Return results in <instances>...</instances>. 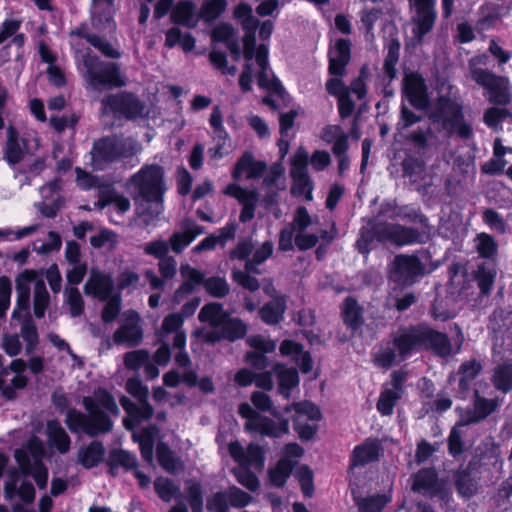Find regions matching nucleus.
Returning a JSON list of instances; mask_svg holds the SVG:
<instances>
[{
    "instance_id": "nucleus-29",
    "label": "nucleus",
    "mask_w": 512,
    "mask_h": 512,
    "mask_svg": "<svg viewBox=\"0 0 512 512\" xmlns=\"http://www.w3.org/2000/svg\"><path fill=\"white\" fill-rule=\"evenodd\" d=\"M229 453L240 466L257 470L264 466L263 451L258 445L250 444L245 450L240 443L232 442L229 445Z\"/></svg>"
},
{
    "instance_id": "nucleus-37",
    "label": "nucleus",
    "mask_w": 512,
    "mask_h": 512,
    "mask_svg": "<svg viewBox=\"0 0 512 512\" xmlns=\"http://www.w3.org/2000/svg\"><path fill=\"white\" fill-rule=\"evenodd\" d=\"M265 164L260 161H255L253 156L245 153L237 162L233 171V177L236 180L242 178L253 179L260 177L265 171Z\"/></svg>"
},
{
    "instance_id": "nucleus-55",
    "label": "nucleus",
    "mask_w": 512,
    "mask_h": 512,
    "mask_svg": "<svg viewBox=\"0 0 512 512\" xmlns=\"http://www.w3.org/2000/svg\"><path fill=\"white\" fill-rule=\"evenodd\" d=\"M401 398L399 391L395 389L384 388L377 402V410L382 416H390L394 411V406Z\"/></svg>"
},
{
    "instance_id": "nucleus-41",
    "label": "nucleus",
    "mask_w": 512,
    "mask_h": 512,
    "mask_svg": "<svg viewBox=\"0 0 512 512\" xmlns=\"http://www.w3.org/2000/svg\"><path fill=\"white\" fill-rule=\"evenodd\" d=\"M171 19L174 23L193 28L199 21L195 6L189 1H183L172 10Z\"/></svg>"
},
{
    "instance_id": "nucleus-11",
    "label": "nucleus",
    "mask_w": 512,
    "mask_h": 512,
    "mask_svg": "<svg viewBox=\"0 0 512 512\" xmlns=\"http://www.w3.org/2000/svg\"><path fill=\"white\" fill-rule=\"evenodd\" d=\"M474 247L484 261L477 265L475 271V279L478 282V287L482 295H489L496 275V256L498 251V245L495 239L487 234L480 233L474 239Z\"/></svg>"
},
{
    "instance_id": "nucleus-45",
    "label": "nucleus",
    "mask_w": 512,
    "mask_h": 512,
    "mask_svg": "<svg viewBox=\"0 0 512 512\" xmlns=\"http://www.w3.org/2000/svg\"><path fill=\"white\" fill-rule=\"evenodd\" d=\"M24 156L22 143L14 127L7 129V142L5 148V159L10 165H15L21 161Z\"/></svg>"
},
{
    "instance_id": "nucleus-54",
    "label": "nucleus",
    "mask_w": 512,
    "mask_h": 512,
    "mask_svg": "<svg viewBox=\"0 0 512 512\" xmlns=\"http://www.w3.org/2000/svg\"><path fill=\"white\" fill-rule=\"evenodd\" d=\"M50 303V295L46 289L44 280H38L34 287L33 307L37 318H42Z\"/></svg>"
},
{
    "instance_id": "nucleus-3",
    "label": "nucleus",
    "mask_w": 512,
    "mask_h": 512,
    "mask_svg": "<svg viewBox=\"0 0 512 512\" xmlns=\"http://www.w3.org/2000/svg\"><path fill=\"white\" fill-rule=\"evenodd\" d=\"M82 404L87 415L76 409H70L66 414L65 423L72 432L97 436L112 429L110 416H117L119 408L107 390L98 388L91 396L84 397Z\"/></svg>"
},
{
    "instance_id": "nucleus-28",
    "label": "nucleus",
    "mask_w": 512,
    "mask_h": 512,
    "mask_svg": "<svg viewBox=\"0 0 512 512\" xmlns=\"http://www.w3.org/2000/svg\"><path fill=\"white\" fill-rule=\"evenodd\" d=\"M381 453V445L377 439H367L354 447L350 456V471L362 468L378 460Z\"/></svg>"
},
{
    "instance_id": "nucleus-60",
    "label": "nucleus",
    "mask_w": 512,
    "mask_h": 512,
    "mask_svg": "<svg viewBox=\"0 0 512 512\" xmlns=\"http://www.w3.org/2000/svg\"><path fill=\"white\" fill-rule=\"evenodd\" d=\"M483 222L494 232L505 234L507 231V223L494 209H486L482 214Z\"/></svg>"
},
{
    "instance_id": "nucleus-38",
    "label": "nucleus",
    "mask_w": 512,
    "mask_h": 512,
    "mask_svg": "<svg viewBox=\"0 0 512 512\" xmlns=\"http://www.w3.org/2000/svg\"><path fill=\"white\" fill-rule=\"evenodd\" d=\"M321 139L332 145V152L338 153L349 148V134L339 125H327L322 129Z\"/></svg>"
},
{
    "instance_id": "nucleus-56",
    "label": "nucleus",
    "mask_w": 512,
    "mask_h": 512,
    "mask_svg": "<svg viewBox=\"0 0 512 512\" xmlns=\"http://www.w3.org/2000/svg\"><path fill=\"white\" fill-rule=\"evenodd\" d=\"M113 5L114 0H92L91 7L93 18H99V21H102V18H104L110 30H113L115 28V24L111 19Z\"/></svg>"
},
{
    "instance_id": "nucleus-4",
    "label": "nucleus",
    "mask_w": 512,
    "mask_h": 512,
    "mask_svg": "<svg viewBox=\"0 0 512 512\" xmlns=\"http://www.w3.org/2000/svg\"><path fill=\"white\" fill-rule=\"evenodd\" d=\"M134 194L138 217L145 226H155L163 212V170L158 165H145L128 181Z\"/></svg>"
},
{
    "instance_id": "nucleus-64",
    "label": "nucleus",
    "mask_w": 512,
    "mask_h": 512,
    "mask_svg": "<svg viewBox=\"0 0 512 512\" xmlns=\"http://www.w3.org/2000/svg\"><path fill=\"white\" fill-rule=\"evenodd\" d=\"M205 290L212 296L221 298L229 292V285L222 277H211L204 281Z\"/></svg>"
},
{
    "instance_id": "nucleus-62",
    "label": "nucleus",
    "mask_w": 512,
    "mask_h": 512,
    "mask_svg": "<svg viewBox=\"0 0 512 512\" xmlns=\"http://www.w3.org/2000/svg\"><path fill=\"white\" fill-rule=\"evenodd\" d=\"M451 292H458L460 295L464 293L466 287L464 285L465 269L463 265L456 263L449 268Z\"/></svg>"
},
{
    "instance_id": "nucleus-23",
    "label": "nucleus",
    "mask_w": 512,
    "mask_h": 512,
    "mask_svg": "<svg viewBox=\"0 0 512 512\" xmlns=\"http://www.w3.org/2000/svg\"><path fill=\"white\" fill-rule=\"evenodd\" d=\"M114 342L125 344L127 346H136L142 339V329L140 326V317L137 312L128 310L124 312L120 319V327L113 335Z\"/></svg>"
},
{
    "instance_id": "nucleus-49",
    "label": "nucleus",
    "mask_w": 512,
    "mask_h": 512,
    "mask_svg": "<svg viewBox=\"0 0 512 512\" xmlns=\"http://www.w3.org/2000/svg\"><path fill=\"white\" fill-rule=\"evenodd\" d=\"M14 320H18L21 322V336L26 344V351L28 353L32 352L37 344H38V333L35 324L32 321L30 316V311H28L27 316H22L21 318H13Z\"/></svg>"
},
{
    "instance_id": "nucleus-32",
    "label": "nucleus",
    "mask_w": 512,
    "mask_h": 512,
    "mask_svg": "<svg viewBox=\"0 0 512 512\" xmlns=\"http://www.w3.org/2000/svg\"><path fill=\"white\" fill-rule=\"evenodd\" d=\"M250 347L257 351L247 353V361L259 370L268 367L267 358L262 353L272 352L276 348V342L263 335L250 336L247 339Z\"/></svg>"
},
{
    "instance_id": "nucleus-51",
    "label": "nucleus",
    "mask_w": 512,
    "mask_h": 512,
    "mask_svg": "<svg viewBox=\"0 0 512 512\" xmlns=\"http://www.w3.org/2000/svg\"><path fill=\"white\" fill-rule=\"evenodd\" d=\"M295 321L299 326L302 327L301 333L309 341L310 344L313 345L320 342V335L318 331L310 329L314 323V315L311 310H301L298 313L297 319H295Z\"/></svg>"
},
{
    "instance_id": "nucleus-2",
    "label": "nucleus",
    "mask_w": 512,
    "mask_h": 512,
    "mask_svg": "<svg viewBox=\"0 0 512 512\" xmlns=\"http://www.w3.org/2000/svg\"><path fill=\"white\" fill-rule=\"evenodd\" d=\"M422 349L431 350L440 357H447L452 353L450 340L445 334L419 324L399 330L391 345L388 344L375 353L374 361L379 367L389 368Z\"/></svg>"
},
{
    "instance_id": "nucleus-15",
    "label": "nucleus",
    "mask_w": 512,
    "mask_h": 512,
    "mask_svg": "<svg viewBox=\"0 0 512 512\" xmlns=\"http://www.w3.org/2000/svg\"><path fill=\"white\" fill-rule=\"evenodd\" d=\"M350 48L351 44L348 40L338 39L329 50V72L335 77L327 81L326 88L330 94L337 97L349 92L339 77L343 75L350 61Z\"/></svg>"
},
{
    "instance_id": "nucleus-12",
    "label": "nucleus",
    "mask_w": 512,
    "mask_h": 512,
    "mask_svg": "<svg viewBox=\"0 0 512 512\" xmlns=\"http://www.w3.org/2000/svg\"><path fill=\"white\" fill-rule=\"evenodd\" d=\"M44 453L43 442L35 436L15 451V459L22 473L31 475L40 489H44L48 481V472L42 463Z\"/></svg>"
},
{
    "instance_id": "nucleus-52",
    "label": "nucleus",
    "mask_w": 512,
    "mask_h": 512,
    "mask_svg": "<svg viewBox=\"0 0 512 512\" xmlns=\"http://www.w3.org/2000/svg\"><path fill=\"white\" fill-rule=\"evenodd\" d=\"M342 316L345 324L350 327L351 330L359 328L362 323V316L356 300L351 297L345 299L342 307Z\"/></svg>"
},
{
    "instance_id": "nucleus-19",
    "label": "nucleus",
    "mask_w": 512,
    "mask_h": 512,
    "mask_svg": "<svg viewBox=\"0 0 512 512\" xmlns=\"http://www.w3.org/2000/svg\"><path fill=\"white\" fill-rule=\"evenodd\" d=\"M410 3L415 12L412 17L413 39L416 42H421L422 38L431 31L435 23L436 0H410Z\"/></svg>"
},
{
    "instance_id": "nucleus-46",
    "label": "nucleus",
    "mask_w": 512,
    "mask_h": 512,
    "mask_svg": "<svg viewBox=\"0 0 512 512\" xmlns=\"http://www.w3.org/2000/svg\"><path fill=\"white\" fill-rule=\"evenodd\" d=\"M157 458L160 465L169 473H178L184 469L183 461L180 457L174 455V453L164 443H159L156 448Z\"/></svg>"
},
{
    "instance_id": "nucleus-44",
    "label": "nucleus",
    "mask_w": 512,
    "mask_h": 512,
    "mask_svg": "<svg viewBox=\"0 0 512 512\" xmlns=\"http://www.w3.org/2000/svg\"><path fill=\"white\" fill-rule=\"evenodd\" d=\"M104 447L100 442L94 441L78 451V461L85 468L97 466L104 457Z\"/></svg>"
},
{
    "instance_id": "nucleus-27",
    "label": "nucleus",
    "mask_w": 512,
    "mask_h": 512,
    "mask_svg": "<svg viewBox=\"0 0 512 512\" xmlns=\"http://www.w3.org/2000/svg\"><path fill=\"white\" fill-rule=\"evenodd\" d=\"M303 452V448L300 445L290 443V476H293L299 483L303 494L310 497L314 492L313 472L307 465L298 464L293 461V458L301 457Z\"/></svg>"
},
{
    "instance_id": "nucleus-48",
    "label": "nucleus",
    "mask_w": 512,
    "mask_h": 512,
    "mask_svg": "<svg viewBox=\"0 0 512 512\" xmlns=\"http://www.w3.org/2000/svg\"><path fill=\"white\" fill-rule=\"evenodd\" d=\"M354 500L359 512H381L391 501V497L386 494H378L364 498L354 496Z\"/></svg>"
},
{
    "instance_id": "nucleus-39",
    "label": "nucleus",
    "mask_w": 512,
    "mask_h": 512,
    "mask_svg": "<svg viewBox=\"0 0 512 512\" xmlns=\"http://www.w3.org/2000/svg\"><path fill=\"white\" fill-rule=\"evenodd\" d=\"M482 366L477 360L463 362L459 368V396L465 398L466 393L471 389L473 380L480 373Z\"/></svg>"
},
{
    "instance_id": "nucleus-20",
    "label": "nucleus",
    "mask_w": 512,
    "mask_h": 512,
    "mask_svg": "<svg viewBox=\"0 0 512 512\" xmlns=\"http://www.w3.org/2000/svg\"><path fill=\"white\" fill-rule=\"evenodd\" d=\"M43 280L38 271L25 270L16 278V307L13 310L12 318H21L27 316L30 311L31 286L36 281Z\"/></svg>"
},
{
    "instance_id": "nucleus-57",
    "label": "nucleus",
    "mask_w": 512,
    "mask_h": 512,
    "mask_svg": "<svg viewBox=\"0 0 512 512\" xmlns=\"http://www.w3.org/2000/svg\"><path fill=\"white\" fill-rule=\"evenodd\" d=\"M20 28V21L9 19L2 23L0 26V44L12 37L11 42L16 46L21 47L24 43L23 34H16Z\"/></svg>"
},
{
    "instance_id": "nucleus-30",
    "label": "nucleus",
    "mask_w": 512,
    "mask_h": 512,
    "mask_svg": "<svg viewBox=\"0 0 512 512\" xmlns=\"http://www.w3.org/2000/svg\"><path fill=\"white\" fill-rule=\"evenodd\" d=\"M114 288L112 277L98 269H92L87 282L84 285L85 294L99 300H107Z\"/></svg>"
},
{
    "instance_id": "nucleus-13",
    "label": "nucleus",
    "mask_w": 512,
    "mask_h": 512,
    "mask_svg": "<svg viewBox=\"0 0 512 512\" xmlns=\"http://www.w3.org/2000/svg\"><path fill=\"white\" fill-rule=\"evenodd\" d=\"M485 56L474 57L470 60L472 79L486 90L489 101L496 104H506L510 101L509 81L505 77L477 67L485 64Z\"/></svg>"
},
{
    "instance_id": "nucleus-31",
    "label": "nucleus",
    "mask_w": 512,
    "mask_h": 512,
    "mask_svg": "<svg viewBox=\"0 0 512 512\" xmlns=\"http://www.w3.org/2000/svg\"><path fill=\"white\" fill-rule=\"evenodd\" d=\"M224 193L236 198L243 206L240 214V220L247 222L254 217L255 208L258 202V193L255 190H248L237 184H230L226 187Z\"/></svg>"
},
{
    "instance_id": "nucleus-33",
    "label": "nucleus",
    "mask_w": 512,
    "mask_h": 512,
    "mask_svg": "<svg viewBox=\"0 0 512 512\" xmlns=\"http://www.w3.org/2000/svg\"><path fill=\"white\" fill-rule=\"evenodd\" d=\"M412 489L432 497L443 493V484L434 469H422L414 475Z\"/></svg>"
},
{
    "instance_id": "nucleus-43",
    "label": "nucleus",
    "mask_w": 512,
    "mask_h": 512,
    "mask_svg": "<svg viewBox=\"0 0 512 512\" xmlns=\"http://www.w3.org/2000/svg\"><path fill=\"white\" fill-rule=\"evenodd\" d=\"M47 437L49 443L54 446L60 453H66L70 448V437L62 428L59 422L57 421H48L47 427Z\"/></svg>"
},
{
    "instance_id": "nucleus-50",
    "label": "nucleus",
    "mask_w": 512,
    "mask_h": 512,
    "mask_svg": "<svg viewBox=\"0 0 512 512\" xmlns=\"http://www.w3.org/2000/svg\"><path fill=\"white\" fill-rule=\"evenodd\" d=\"M285 312L284 298H276L260 310L262 320L267 324H276L283 319Z\"/></svg>"
},
{
    "instance_id": "nucleus-59",
    "label": "nucleus",
    "mask_w": 512,
    "mask_h": 512,
    "mask_svg": "<svg viewBox=\"0 0 512 512\" xmlns=\"http://www.w3.org/2000/svg\"><path fill=\"white\" fill-rule=\"evenodd\" d=\"M65 303L70 308L73 317L79 316L83 312L84 302L80 291L76 287H69L64 290Z\"/></svg>"
},
{
    "instance_id": "nucleus-53",
    "label": "nucleus",
    "mask_w": 512,
    "mask_h": 512,
    "mask_svg": "<svg viewBox=\"0 0 512 512\" xmlns=\"http://www.w3.org/2000/svg\"><path fill=\"white\" fill-rule=\"evenodd\" d=\"M137 465V459L134 454L126 450H112L109 454V466L112 474H115V469L123 467L125 469H134Z\"/></svg>"
},
{
    "instance_id": "nucleus-25",
    "label": "nucleus",
    "mask_w": 512,
    "mask_h": 512,
    "mask_svg": "<svg viewBox=\"0 0 512 512\" xmlns=\"http://www.w3.org/2000/svg\"><path fill=\"white\" fill-rule=\"evenodd\" d=\"M403 94L416 109L425 110L429 105L425 80L417 73L405 75L403 79Z\"/></svg>"
},
{
    "instance_id": "nucleus-6",
    "label": "nucleus",
    "mask_w": 512,
    "mask_h": 512,
    "mask_svg": "<svg viewBox=\"0 0 512 512\" xmlns=\"http://www.w3.org/2000/svg\"><path fill=\"white\" fill-rule=\"evenodd\" d=\"M142 150L140 143L132 137L108 136L94 142L91 149V166L95 170H105L114 163L134 167L135 159Z\"/></svg>"
},
{
    "instance_id": "nucleus-24",
    "label": "nucleus",
    "mask_w": 512,
    "mask_h": 512,
    "mask_svg": "<svg viewBox=\"0 0 512 512\" xmlns=\"http://www.w3.org/2000/svg\"><path fill=\"white\" fill-rule=\"evenodd\" d=\"M239 414L247 419L246 429L258 432L262 435L278 437L286 432L285 426H278L272 420L260 416L249 404L239 406Z\"/></svg>"
},
{
    "instance_id": "nucleus-40",
    "label": "nucleus",
    "mask_w": 512,
    "mask_h": 512,
    "mask_svg": "<svg viewBox=\"0 0 512 512\" xmlns=\"http://www.w3.org/2000/svg\"><path fill=\"white\" fill-rule=\"evenodd\" d=\"M157 434L158 430L154 426L133 433L135 441L139 443L142 458L149 464L153 462V448Z\"/></svg>"
},
{
    "instance_id": "nucleus-47",
    "label": "nucleus",
    "mask_w": 512,
    "mask_h": 512,
    "mask_svg": "<svg viewBox=\"0 0 512 512\" xmlns=\"http://www.w3.org/2000/svg\"><path fill=\"white\" fill-rule=\"evenodd\" d=\"M494 387L503 393L512 390V363H503L495 367L492 376Z\"/></svg>"
},
{
    "instance_id": "nucleus-22",
    "label": "nucleus",
    "mask_w": 512,
    "mask_h": 512,
    "mask_svg": "<svg viewBox=\"0 0 512 512\" xmlns=\"http://www.w3.org/2000/svg\"><path fill=\"white\" fill-rule=\"evenodd\" d=\"M313 360L308 351H304L303 347L290 340V391L298 386V372L309 375V378H315L317 374L313 372Z\"/></svg>"
},
{
    "instance_id": "nucleus-42",
    "label": "nucleus",
    "mask_w": 512,
    "mask_h": 512,
    "mask_svg": "<svg viewBox=\"0 0 512 512\" xmlns=\"http://www.w3.org/2000/svg\"><path fill=\"white\" fill-rule=\"evenodd\" d=\"M99 205L101 208H109L117 215H122L130 209L129 199L113 190L101 192Z\"/></svg>"
},
{
    "instance_id": "nucleus-5",
    "label": "nucleus",
    "mask_w": 512,
    "mask_h": 512,
    "mask_svg": "<svg viewBox=\"0 0 512 512\" xmlns=\"http://www.w3.org/2000/svg\"><path fill=\"white\" fill-rule=\"evenodd\" d=\"M429 118L449 135L456 134L461 139L473 135L471 125L464 119L461 97L453 86H441Z\"/></svg>"
},
{
    "instance_id": "nucleus-14",
    "label": "nucleus",
    "mask_w": 512,
    "mask_h": 512,
    "mask_svg": "<svg viewBox=\"0 0 512 512\" xmlns=\"http://www.w3.org/2000/svg\"><path fill=\"white\" fill-rule=\"evenodd\" d=\"M126 389L139 401L138 404H135L127 397L120 399L123 409L128 414V418L124 419V425L127 429L131 430L141 421L149 419L153 414V408L147 402L148 388L138 379H129L126 383Z\"/></svg>"
},
{
    "instance_id": "nucleus-58",
    "label": "nucleus",
    "mask_w": 512,
    "mask_h": 512,
    "mask_svg": "<svg viewBox=\"0 0 512 512\" xmlns=\"http://www.w3.org/2000/svg\"><path fill=\"white\" fill-rule=\"evenodd\" d=\"M400 45L398 42H393L389 46L388 53L385 57L383 64V71L388 82H391L397 75L396 64L399 57Z\"/></svg>"
},
{
    "instance_id": "nucleus-16",
    "label": "nucleus",
    "mask_w": 512,
    "mask_h": 512,
    "mask_svg": "<svg viewBox=\"0 0 512 512\" xmlns=\"http://www.w3.org/2000/svg\"><path fill=\"white\" fill-rule=\"evenodd\" d=\"M426 273L425 265L415 255L400 254L395 256L390 281L399 286H411Z\"/></svg>"
},
{
    "instance_id": "nucleus-26",
    "label": "nucleus",
    "mask_w": 512,
    "mask_h": 512,
    "mask_svg": "<svg viewBox=\"0 0 512 512\" xmlns=\"http://www.w3.org/2000/svg\"><path fill=\"white\" fill-rule=\"evenodd\" d=\"M498 405L497 399H487L480 396L478 391H475V399L472 407H468L465 410L456 408L459 414V425H469L486 418L496 410Z\"/></svg>"
},
{
    "instance_id": "nucleus-1",
    "label": "nucleus",
    "mask_w": 512,
    "mask_h": 512,
    "mask_svg": "<svg viewBox=\"0 0 512 512\" xmlns=\"http://www.w3.org/2000/svg\"><path fill=\"white\" fill-rule=\"evenodd\" d=\"M235 16L238 18L243 28L247 31L243 39L244 58L246 65L239 78V85L243 92L251 90L254 70L252 68L253 60L258 67L257 82L258 86L266 90L269 94L263 98L262 102L270 106L273 110H279L285 103L283 96L284 88L276 79L268 66V48L261 44L256 47L255 29L256 19L252 16V9L247 4H239L235 9Z\"/></svg>"
},
{
    "instance_id": "nucleus-8",
    "label": "nucleus",
    "mask_w": 512,
    "mask_h": 512,
    "mask_svg": "<svg viewBox=\"0 0 512 512\" xmlns=\"http://www.w3.org/2000/svg\"><path fill=\"white\" fill-rule=\"evenodd\" d=\"M374 240L380 243L405 246L422 242V235L413 228L372 220L369 221L361 231V237L358 240L360 251L362 253L368 252V246L372 244Z\"/></svg>"
},
{
    "instance_id": "nucleus-61",
    "label": "nucleus",
    "mask_w": 512,
    "mask_h": 512,
    "mask_svg": "<svg viewBox=\"0 0 512 512\" xmlns=\"http://www.w3.org/2000/svg\"><path fill=\"white\" fill-rule=\"evenodd\" d=\"M154 487L158 496L165 502L171 501L179 493V488L167 478H157Z\"/></svg>"
},
{
    "instance_id": "nucleus-63",
    "label": "nucleus",
    "mask_w": 512,
    "mask_h": 512,
    "mask_svg": "<svg viewBox=\"0 0 512 512\" xmlns=\"http://www.w3.org/2000/svg\"><path fill=\"white\" fill-rule=\"evenodd\" d=\"M61 238L56 232H49L46 242L37 240L33 244V249L38 254H48L59 250L61 247Z\"/></svg>"
},
{
    "instance_id": "nucleus-36",
    "label": "nucleus",
    "mask_w": 512,
    "mask_h": 512,
    "mask_svg": "<svg viewBox=\"0 0 512 512\" xmlns=\"http://www.w3.org/2000/svg\"><path fill=\"white\" fill-rule=\"evenodd\" d=\"M183 321L184 319L181 314H169L164 318L159 333L161 338L174 333L173 346L177 349L185 348L186 345V334L181 330Z\"/></svg>"
},
{
    "instance_id": "nucleus-9",
    "label": "nucleus",
    "mask_w": 512,
    "mask_h": 512,
    "mask_svg": "<svg viewBox=\"0 0 512 512\" xmlns=\"http://www.w3.org/2000/svg\"><path fill=\"white\" fill-rule=\"evenodd\" d=\"M198 318L211 326V330L203 334L206 342L214 343L221 339L234 341L246 334V325L237 318H231L219 303L203 306Z\"/></svg>"
},
{
    "instance_id": "nucleus-7",
    "label": "nucleus",
    "mask_w": 512,
    "mask_h": 512,
    "mask_svg": "<svg viewBox=\"0 0 512 512\" xmlns=\"http://www.w3.org/2000/svg\"><path fill=\"white\" fill-rule=\"evenodd\" d=\"M316 171H323L331 163L330 154L324 150H316L311 156L308 151L299 147L290 159V177L293 179L290 193L303 197L305 201L313 200V182L308 174V165Z\"/></svg>"
},
{
    "instance_id": "nucleus-17",
    "label": "nucleus",
    "mask_w": 512,
    "mask_h": 512,
    "mask_svg": "<svg viewBox=\"0 0 512 512\" xmlns=\"http://www.w3.org/2000/svg\"><path fill=\"white\" fill-rule=\"evenodd\" d=\"M294 411V429L302 440H310L316 434L322 415L317 405L309 401L299 402L290 406Z\"/></svg>"
},
{
    "instance_id": "nucleus-21",
    "label": "nucleus",
    "mask_w": 512,
    "mask_h": 512,
    "mask_svg": "<svg viewBox=\"0 0 512 512\" xmlns=\"http://www.w3.org/2000/svg\"><path fill=\"white\" fill-rule=\"evenodd\" d=\"M26 363L21 359L11 362L9 368L0 371V392L7 399H13L16 390L22 389L27 384L26 377L22 374Z\"/></svg>"
},
{
    "instance_id": "nucleus-10",
    "label": "nucleus",
    "mask_w": 512,
    "mask_h": 512,
    "mask_svg": "<svg viewBox=\"0 0 512 512\" xmlns=\"http://www.w3.org/2000/svg\"><path fill=\"white\" fill-rule=\"evenodd\" d=\"M76 60L79 65L83 66L86 79L92 88L121 87L125 85L117 64L101 62L89 52H77Z\"/></svg>"
},
{
    "instance_id": "nucleus-18",
    "label": "nucleus",
    "mask_w": 512,
    "mask_h": 512,
    "mask_svg": "<svg viewBox=\"0 0 512 512\" xmlns=\"http://www.w3.org/2000/svg\"><path fill=\"white\" fill-rule=\"evenodd\" d=\"M102 113L115 117L136 119L143 116L144 106L133 95L120 93L110 95L102 100Z\"/></svg>"
},
{
    "instance_id": "nucleus-34",
    "label": "nucleus",
    "mask_w": 512,
    "mask_h": 512,
    "mask_svg": "<svg viewBox=\"0 0 512 512\" xmlns=\"http://www.w3.org/2000/svg\"><path fill=\"white\" fill-rule=\"evenodd\" d=\"M180 275L183 279V283L175 291L174 300L176 303H180L194 291L196 286L205 281L204 274L187 263L180 266Z\"/></svg>"
},
{
    "instance_id": "nucleus-35",
    "label": "nucleus",
    "mask_w": 512,
    "mask_h": 512,
    "mask_svg": "<svg viewBox=\"0 0 512 512\" xmlns=\"http://www.w3.org/2000/svg\"><path fill=\"white\" fill-rule=\"evenodd\" d=\"M182 230L174 232L169 243L174 253H181L194 239L203 234L201 226L192 221H185L181 225Z\"/></svg>"
}]
</instances>
